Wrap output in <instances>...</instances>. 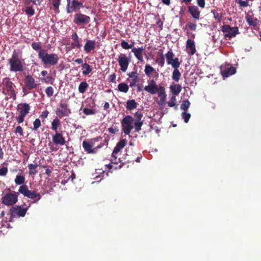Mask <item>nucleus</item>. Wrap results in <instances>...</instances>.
<instances>
[{
    "label": "nucleus",
    "mask_w": 261,
    "mask_h": 261,
    "mask_svg": "<svg viewBox=\"0 0 261 261\" xmlns=\"http://www.w3.org/2000/svg\"><path fill=\"white\" fill-rule=\"evenodd\" d=\"M23 61L22 51L19 53L14 50L11 58L8 60L10 71L15 72L22 71L24 69Z\"/></svg>",
    "instance_id": "obj_1"
},
{
    "label": "nucleus",
    "mask_w": 261,
    "mask_h": 261,
    "mask_svg": "<svg viewBox=\"0 0 261 261\" xmlns=\"http://www.w3.org/2000/svg\"><path fill=\"white\" fill-rule=\"evenodd\" d=\"M38 56L44 65L54 66L58 63L59 60L57 54H48L46 50H41L38 54Z\"/></svg>",
    "instance_id": "obj_2"
},
{
    "label": "nucleus",
    "mask_w": 261,
    "mask_h": 261,
    "mask_svg": "<svg viewBox=\"0 0 261 261\" xmlns=\"http://www.w3.org/2000/svg\"><path fill=\"white\" fill-rule=\"evenodd\" d=\"M18 192L24 197L30 199H33L36 198L34 200V203H37L41 198L40 193H37L34 191L30 190L26 185L20 186L18 189Z\"/></svg>",
    "instance_id": "obj_3"
},
{
    "label": "nucleus",
    "mask_w": 261,
    "mask_h": 261,
    "mask_svg": "<svg viewBox=\"0 0 261 261\" xmlns=\"http://www.w3.org/2000/svg\"><path fill=\"white\" fill-rule=\"evenodd\" d=\"M18 192L9 193L6 194L2 198V203L7 206H12L18 201Z\"/></svg>",
    "instance_id": "obj_4"
},
{
    "label": "nucleus",
    "mask_w": 261,
    "mask_h": 261,
    "mask_svg": "<svg viewBox=\"0 0 261 261\" xmlns=\"http://www.w3.org/2000/svg\"><path fill=\"white\" fill-rule=\"evenodd\" d=\"M134 119L132 116H126L121 121L122 130L125 135H129L133 128Z\"/></svg>",
    "instance_id": "obj_5"
},
{
    "label": "nucleus",
    "mask_w": 261,
    "mask_h": 261,
    "mask_svg": "<svg viewBox=\"0 0 261 261\" xmlns=\"http://www.w3.org/2000/svg\"><path fill=\"white\" fill-rule=\"evenodd\" d=\"M27 210V208H21L20 206H12L9 212L10 215L9 221L12 222L13 219L16 217H24Z\"/></svg>",
    "instance_id": "obj_6"
},
{
    "label": "nucleus",
    "mask_w": 261,
    "mask_h": 261,
    "mask_svg": "<svg viewBox=\"0 0 261 261\" xmlns=\"http://www.w3.org/2000/svg\"><path fill=\"white\" fill-rule=\"evenodd\" d=\"M55 113L57 116L59 118H62L65 116H68L71 113V111L69 108L67 103L62 101L60 103L59 107L56 109Z\"/></svg>",
    "instance_id": "obj_7"
},
{
    "label": "nucleus",
    "mask_w": 261,
    "mask_h": 261,
    "mask_svg": "<svg viewBox=\"0 0 261 261\" xmlns=\"http://www.w3.org/2000/svg\"><path fill=\"white\" fill-rule=\"evenodd\" d=\"M221 31L224 33L225 37L229 39L236 37L239 33L238 27H231L228 24L222 25Z\"/></svg>",
    "instance_id": "obj_8"
},
{
    "label": "nucleus",
    "mask_w": 261,
    "mask_h": 261,
    "mask_svg": "<svg viewBox=\"0 0 261 261\" xmlns=\"http://www.w3.org/2000/svg\"><path fill=\"white\" fill-rule=\"evenodd\" d=\"M24 85L25 87L22 88V91L25 94L28 93V92H25L26 89L31 90L36 88L38 86L35 79L31 75H27L25 76Z\"/></svg>",
    "instance_id": "obj_9"
},
{
    "label": "nucleus",
    "mask_w": 261,
    "mask_h": 261,
    "mask_svg": "<svg viewBox=\"0 0 261 261\" xmlns=\"http://www.w3.org/2000/svg\"><path fill=\"white\" fill-rule=\"evenodd\" d=\"M127 140L124 139H121L118 142L116 146L114 147V150L113 151V152L112 153V157L113 158L112 159H111L112 163L114 164H117V162H116L117 160V154L120 151L121 149H122L124 147V146L127 144Z\"/></svg>",
    "instance_id": "obj_10"
},
{
    "label": "nucleus",
    "mask_w": 261,
    "mask_h": 261,
    "mask_svg": "<svg viewBox=\"0 0 261 261\" xmlns=\"http://www.w3.org/2000/svg\"><path fill=\"white\" fill-rule=\"evenodd\" d=\"M91 21L89 16L81 13H77L74 16L73 22L77 25L87 24Z\"/></svg>",
    "instance_id": "obj_11"
},
{
    "label": "nucleus",
    "mask_w": 261,
    "mask_h": 261,
    "mask_svg": "<svg viewBox=\"0 0 261 261\" xmlns=\"http://www.w3.org/2000/svg\"><path fill=\"white\" fill-rule=\"evenodd\" d=\"M117 61L120 67L121 70L123 72H125L130 62V58L127 57L125 54H120L118 56Z\"/></svg>",
    "instance_id": "obj_12"
},
{
    "label": "nucleus",
    "mask_w": 261,
    "mask_h": 261,
    "mask_svg": "<svg viewBox=\"0 0 261 261\" xmlns=\"http://www.w3.org/2000/svg\"><path fill=\"white\" fill-rule=\"evenodd\" d=\"M188 12L195 21L200 19L201 12L197 6L195 5L188 6Z\"/></svg>",
    "instance_id": "obj_13"
},
{
    "label": "nucleus",
    "mask_w": 261,
    "mask_h": 261,
    "mask_svg": "<svg viewBox=\"0 0 261 261\" xmlns=\"http://www.w3.org/2000/svg\"><path fill=\"white\" fill-rule=\"evenodd\" d=\"M167 63L168 65H171L172 67L180 64L178 58H174L175 55L171 50L168 51L165 55Z\"/></svg>",
    "instance_id": "obj_14"
},
{
    "label": "nucleus",
    "mask_w": 261,
    "mask_h": 261,
    "mask_svg": "<svg viewBox=\"0 0 261 261\" xmlns=\"http://www.w3.org/2000/svg\"><path fill=\"white\" fill-rule=\"evenodd\" d=\"M70 5L69 7L66 8V12L68 14L72 12H76L84 7L82 2L76 0H72V2Z\"/></svg>",
    "instance_id": "obj_15"
},
{
    "label": "nucleus",
    "mask_w": 261,
    "mask_h": 261,
    "mask_svg": "<svg viewBox=\"0 0 261 261\" xmlns=\"http://www.w3.org/2000/svg\"><path fill=\"white\" fill-rule=\"evenodd\" d=\"M144 89L151 94H156L159 90V88L154 80H151L148 85L144 87Z\"/></svg>",
    "instance_id": "obj_16"
},
{
    "label": "nucleus",
    "mask_w": 261,
    "mask_h": 261,
    "mask_svg": "<svg viewBox=\"0 0 261 261\" xmlns=\"http://www.w3.org/2000/svg\"><path fill=\"white\" fill-rule=\"evenodd\" d=\"M53 142L56 145H64L65 144V139L62 133L56 132L53 136Z\"/></svg>",
    "instance_id": "obj_17"
},
{
    "label": "nucleus",
    "mask_w": 261,
    "mask_h": 261,
    "mask_svg": "<svg viewBox=\"0 0 261 261\" xmlns=\"http://www.w3.org/2000/svg\"><path fill=\"white\" fill-rule=\"evenodd\" d=\"M96 48V42L93 40H87L84 46V50L87 53H90Z\"/></svg>",
    "instance_id": "obj_18"
},
{
    "label": "nucleus",
    "mask_w": 261,
    "mask_h": 261,
    "mask_svg": "<svg viewBox=\"0 0 261 261\" xmlns=\"http://www.w3.org/2000/svg\"><path fill=\"white\" fill-rule=\"evenodd\" d=\"M187 53L190 55H193L196 52L195 44L194 40L189 39L186 42Z\"/></svg>",
    "instance_id": "obj_19"
},
{
    "label": "nucleus",
    "mask_w": 261,
    "mask_h": 261,
    "mask_svg": "<svg viewBox=\"0 0 261 261\" xmlns=\"http://www.w3.org/2000/svg\"><path fill=\"white\" fill-rule=\"evenodd\" d=\"M144 51V48L143 46L136 48L133 47L132 52L134 53L135 57L140 62L143 61V53Z\"/></svg>",
    "instance_id": "obj_20"
},
{
    "label": "nucleus",
    "mask_w": 261,
    "mask_h": 261,
    "mask_svg": "<svg viewBox=\"0 0 261 261\" xmlns=\"http://www.w3.org/2000/svg\"><path fill=\"white\" fill-rule=\"evenodd\" d=\"M17 110L19 111L20 115L26 116L30 110V106L27 103H20L17 106Z\"/></svg>",
    "instance_id": "obj_21"
},
{
    "label": "nucleus",
    "mask_w": 261,
    "mask_h": 261,
    "mask_svg": "<svg viewBox=\"0 0 261 261\" xmlns=\"http://www.w3.org/2000/svg\"><path fill=\"white\" fill-rule=\"evenodd\" d=\"M180 65V64H178V65L172 67L174 69L172 72V78L173 80L176 82H178L181 76V74L178 70V68L179 67Z\"/></svg>",
    "instance_id": "obj_22"
},
{
    "label": "nucleus",
    "mask_w": 261,
    "mask_h": 261,
    "mask_svg": "<svg viewBox=\"0 0 261 261\" xmlns=\"http://www.w3.org/2000/svg\"><path fill=\"white\" fill-rule=\"evenodd\" d=\"M5 85L7 91L10 92V95L13 96L14 99L15 98L16 93L15 91L13 88V83L10 81L9 80H8L5 82Z\"/></svg>",
    "instance_id": "obj_23"
},
{
    "label": "nucleus",
    "mask_w": 261,
    "mask_h": 261,
    "mask_svg": "<svg viewBox=\"0 0 261 261\" xmlns=\"http://www.w3.org/2000/svg\"><path fill=\"white\" fill-rule=\"evenodd\" d=\"M245 20L249 26L256 27L258 24V20L256 18H253L252 16L247 14Z\"/></svg>",
    "instance_id": "obj_24"
},
{
    "label": "nucleus",
    "mask_w": 261,
    "mask_h": 261,
    "mask_svg": "<svg viewBox=\"0 0 261 261\" xmlns=\"http://www.w3.org/2000/svg\"><path fill=\"white\" fill-rule=\"evenodd\" d=\"M82 145L85 151L87 153H95L96 152L95 149L92 148V145L87 141L84 140Z\"/></svg>",
    "instance_id": "obj_25"
},
{
    "label": "nucleus",
    "mask_w": 261,
    "mask_h": 261,
    "mask_svg": "<svg viewBox=\"0 0 261 261\" xmlns=\"http://www.w3.org/2000/svg\"><path fill=\"white\" fill-rule=\"evenodd\" d=\"M172 94L174 96L178 95L182 90V87L179 84H174L169 87Z\"/></svg>",
    "instance_id": "obj_26"
},
{
    "label": "nucleus",
    "mask_w": 261,
    "mask_h": 261,
    "mask_svg": "<svg viewBox=\"0 0 261 261\" xmlns=\"http://www.w3.org/2000/svg\"><path fill=\"white\" fill-rule=\"evenodd\" d=\"M221 73L223 77H228L236 73V68L231 66L224 69Z\"/></svg>",
    "instance_id": "obj_27"
},
{
    "label": "nucleus",
    "mask_w": 261,
    "mask_h": 261,
    "mask_svg": "<svg viewBox=\"0 0 261 261\" xmlns=\"http://www.w3.org/2000/svg\"><path fill=\"white\" fill-rule=\"evenodd\" d=\"M61 124L60 120L58 118L56 117L55 118L51 123V128L55 133L58 132V128Z\"/></svg>",
    "instance_id": "obj_28"
},
{
    "label": "nucleus",
    "mask_w": 261,
    "mask_h": 261,
    "mask_svg": "<svg viewBox=\"0 0 261 261\" xmlns=\"http://www.w3.org/2000/svg\"><path fill=\"white\" fill-rule=\"evenodd\" d=\"M144 72L148 77H150L153 72H155L157 75H158V73L155 71V70L149 64H146L145 65Z\"/></svg>",
    "instance_id": "obj_29"
},
{
    "label": "nucleus",
    "mask_w": 261,
    "mask_h": 261,
    "mask_svg": "<svg viewBox=\"0 0 261 261\" xmlns=\"http://www.w3.org/2000/svg\"><path fill=\"white\" fill-rule=\"evenodd\" d=\"M138 103L135 99L128 100L126 102V108L128 110H132L137 108Z\"/></svg>",
    "instance_id": "obj_30"
},
{
    "label": "nucleus",
    "mask_w": 261,
    "mask_h": 261,
    "mask_svg": "<svg viewBox=\"0 0 261 261\" xmlns=\"http://www.w3.org/2000/svg\"><path fill=\"white\" fill-rule=\"evenodd\" d=\"M25 177L22 175H17L14 179V182L16 185L22 186L25 182Z\"/></svg>",
    "instance_id": "obj_31"
},
{
    "label": "nucleus",
    "mask_w": 261,
    "mask_h": 261,
    "mask_svg": "<svg viewBox=\"0 0 261 261\" xmlns=\"http://www.w3.org/2000/svg\"><path fill=\"white\" fill-rule=\"evenodd\" d=\"M83 69L85 70L83 71V74L86 75L89 74L92 70V67L87 63H85L82 65Z\"/></svg>",
    "instance_id": "obj_32"
},
{
    "label": "nucleus",
    "mask_w": 261,
    "mask_h": 261,
    "mask_svg": "<svg viewBox=\"0 0 261 261\" xmlns=\"http://www.w3.org/2000/svg\"><path fill=\"white\" fill-rule=\"evenodd\" d=\"M88 87L89 85L86 82L84 81L81 82L78 88L79 92L82 94L84 93Z\"/></svg>",
    "instance_id": "obj_33"
},
{
    "label": "nucleus",
    "mask_w": 261,
    "mask_h": 261,
    "mask_svg": "<svg viewBox=\"0 0 261 261\" xmlns=\"http://www.w3.org/2000/svg\"><path fill=\"white\" fill-rule=\"evenodd\" d=\"M38 166V165L37 164H29L28 166L29 169V174L31 175H35L37 173L36 169L37 168Z\"/></svg>",
    "instance_id": "obj_34"
},
{
    "label": "nucleus",
    "mask_w": 261,
    "mask_h": 261,
    "mask_svg": "<svg viewBox=\"0 0 261 261\" xmlns=\"http://www.w3.org/2000/svg\"><path fill=\"white\" fill-rule=\"evenodd\" d=\"M118 88L119 91L124 93H127L129 89L128 86L124 83L119 84L118 86Z\"/></svg>",
    "instance_id": "obj_35"
},
{
    "label": "nucleus",
    "mask_w": 261,
    "mask_h": 261,
    "mask_svg": "<svg viewBox=\"0 0 261 261\" xmlns=\"http://www.w3.org/2000/svg\"><path fill=\"white\" fill-rule=\"evenodd\" d=\"M31 46L34 50L37 51L38 54L41 50H45L42 49L40 42H33L31 44Z\"/></svg>",
    "instance_id": "obj_36"
},
{
    "label": "nucleus",
    "mask_w": 261,
    "mask_h": 261,
    "mask_svg": "<svg viewBox=\"0 0 261 261\" xmlns=\"http://www.w3.org/2000/svg\"><path fill=\"white\" fill-rule=\"evenodd\" d=\"M190 106V102L188 100H184L182 101V103L180 105V109L184 110V112H186Z\"/></svg>",
    "instance_id": "obj_37"
},
{
    "label": "nucleus",
    "mask_w": 261,
    "mask_h": 261,
    "mask_svg": "<svg viewBox=\"0 0 261 261\" xmlns=\"http://www.w3.org/2000/svg\"><path fill=\"white\" fill-rule=\"evenodd\" d=\"M24 12L26 14L29 15V16H32L35 14V10L33 8V6H26Z\"/></svg>",
    "instance_id": "obj_38"
},
{
    "label": "nucleus",
    "mask_w": 261,
    "mask_h": 261,
    "mask_svg": "<svg viewBox=\"0 0 261 261\" xmlns=\"http://www.w3.org/2000/svg\"><path fill=\"white\" fill-rule=\"evenodd\" d=\"M142 111L140 109H139L135 114V117L136 119V121H143V120H142V118L143 117V113Z\"/></svg>",
    "instance_id": "obj_39"
},
{
    "label": "nucleus",
    "mask_w": 261,
    "mask_h": 261,
    "mask_svg": "<svg viewBox=\"0 0 261 261\" xmlns=\"http://www.w3.org/2000/svg\"><path fill=\"white\" fill-rule=\"evenodd\" d=\"M52 6L55 11H59V7L61 5V0H51Z\"/></svg>",
    "instance_id": "obj_40"
},
{
    "label": "nucleus",
    "mask_w": 261,
    "mask_h": 261,
    "mask_svg": "<svg viewBox=\"0 0 261 261\" xmlns=\"http://www.w3.org/2000/svg\"><path fill=\"white\" fill-rule=\"evenodd\" d=\"M155 61L161 67H163L165 64V58L164 55L161 54L159 57L156 58Z\"/></svg>",
    "instance_id": "obj_41"
},
{
    "label": "nucleus",
    "mask_w": 261,
    "mask_h": 261,
    "mask_svg": "<svg viewBox=\"0 0 261 261\" xmlns=\"http://www.w3.org/2000/svg\"><path fill=\"white\" fill-rule=\"evenodd\" d=\"M197 28V25L195 23H193L191 21L188 22L185 25V29H189L194 31H196Z\"/></svg>",
    "instance_id": "obj_42"
},
{
    "label": "nucleus",
    "mask_w": 261,
    "mask_h": 261,
    "mask_svg": "<svg viewBox=\"0 0 261 261\" xmlns=\"http://www.w3.org/2000/svg\"><path fill=\"white\" fill-rule=\"evenodd\" d=\"M33 127L32 128L33 130H36L41 126V121L39 118L36 119L33 123Z\"/></svg>",
    "instance_id": "obj_43"
},
{
    "label": "nucleus",
    "mask_w": 261,
    "mask_h": 261,
    "mask_svg": "<svg viewBox=\"0 0 261 261\" xmlns=\"http://www.w3.org/2000/svg\"><path fill=\"white\" fill-rule=\"evenodd\" d=\"M143 121H136L134 122V127L135 132H139L141 129V127L143 124Z\"/></svg>",
    "instance_id": "obj_44"
},
{
    "label": "nucleus",
    "mask_w": 261,
    "mask_h": 261,
    "mask_svg": "<svg viewBox=\"0 0 261 261\" xmlns=\"http://www.w3.org/2000/svg\"><path fill=\"white\" fill-rule=\"evenodd\" d=\"M55 81V79L52 76H47L45 78L42 79V81L44 82L46 84H53Z\"/></svg>",
    "instance_id": "obj_45"
},
{
    "label": "nucleus",
    "mask_w": 261,
    "mask_h": 261,
    "mask_svg": "<svg viewBox=\"0 0 261 261\" xmlns=\"http://www.w3.org/2000/svg\"><path fill=\"white\" fill-rule=\"evenodd\" d=\"M176 98L175 96H174V95L172 96L171 97L169 101H168V106L169 107H173L174 106H176V107H177V106L176 105Z\"/></svg>",
    "instance_id": "obj_46"
},
{
    "label": "nucleus",
    "mask_w": 261,
    "mask_h": 261,
    "mask_svg": "<svg viewBox=\"0 0 261 261\" xmlns=\"http://www.w3.org/2000/svg\"><path fill=\"white\" fill-rule=\"evenodd\" d=\"M45 93L47 95V97H51V96L53 95V94H54V89L51 86L47 87L45 89Z\"/></svg>",
    "instance_id": "obj_47"
},
{
    "label": "nucleus",
    "mask_w": 261,
    "mask_h": 261,
    "mask_svg": "<svg viewBox=\"0 0 261 261\" xmlns=\"http://www.w3.org/2000/svg\"><path fill=\"white\" fill-rule=\"evenodd\" d=\"M83 113L86 115H91L95 114V111L94 109H90L87 108H85L83 109Z\"/></svg>",
    "instance_id": "obj_48"
},
{
    "label": "nucleus",
    "mask_w": 261,
    "mask_h": 261,
    "mask_svg": "<svg viewBox=\"0 0 261 261\" xmlns=\"http://www.w3.org/2000/svg\"><path fill=\"white\" fill-rule=\"evenodd\" d=\"M182 118L184 119L185 123H188L191 117V115L189 113H187L186 112H183L181 113Z\"/></svg>",
    "instance_id": "obj_49"
},
{
    "label": "nucleus",
    "mask_w": 261,
    "mask_h": 261,
    "mask_svg": "<svg viewBox=\"0 0 261 261\" xmlns=\"http://www.w3.org/2000/svg\"><path fill=\"white\" fill-rule=\"evenodd\" d=\"M160 89L161 90L158 94L159 96L160 97L161 99H166L167 95L165 91V89L163 87H161Z\"/></svg>",
    "instance_id": "obj_50"
},
{
    "label": "nucleus",
    "mask_w": 261,
    "mask_h": 261,
    "mask_svg": "<svg viewBox=\"0 0 261 261\" xmlns=\"http://www.w3.org/2000/svg\"><path fill=\"white\" fill-rule=\"evenodd\" d=\"M121 46L124 49H129L131 48V45H129V44L125 40H123L121 42Z\"/></svg>",
    "instance_id": "obj_51"
},
{
    "label": "nucleus",
    "mask_w": 261,
    "mask_h": 261,
    "mask_svg": "<svg viewBox=\"0 0 261 261\" xmlns=\"http://www.w3.org/2000/svg\"><path fill=\"white\" fill-rule=\"evenodd\" d=\"M8 172V169L7 167H3L0 169V176H5Z\"/></svg>",
    "instance_id": "obj_52"
},
{
    "label": "nucleus",
    "mask_w": 261,
    "mask_h": 261,
    "mask_svg": "<svg viewBox=\"0 0 261 261\" xmlns=\"http://www.w3.org/2000/svg\"><path fill=\"white\" fill-rule=\"evenodd\" d=\"M14 133L17 134H18L20 136H23V130L21 126L18 125L17 126L14 131Z\"/></svg>",
    "instance_id": "obj_53"
},
{
    "label": "nucleus",
    "mask_w": 261,
    "mask_h": 261,
    "mask_svg": "<svg viewBox=\"0 0 261 261\" xmlns=\"http://www.w3.org/2000/svg\"><path fill=\"white\" fill-rule=\"evenodd\" d=\"M129 77L134 80H138V74L137 72L132 71L128 73Z\"/></svg>",
    "instance_id": "obj_54"
},
{
    "label": "nucleus",
    "mask_w": 261,
    "mask_h": 261,
    "mask_svg": "<svg viewBox=\"0 0 261 261\" xmlns=\"http://www.w3.org/2000/svg\"><path fill=\"white\" fill-rule=\"evenodd\" d=\"M25 117V116L20 114L18 117H16V120L19 124H20L24 121Z\"/></svg>",
    "instance_id": "obj_55"
},
{
    "label": "nucleus",
    "mask_w": 261,
    "mask_h": 261,
    "mask_svg": "<svg viewBox=\"0 0 261 261\" xmlns=\"http://www.w3.org/2000/svg\"><path fill=\"white\" fill-rule=\"evenodd\" d=\"M197 4L200 8L203 9L205 7V0H197Z\"/></svg>",
    "instance_id": "obj_56"
},
{
    "label": "nucleus",
    "mask_w": 261,
    "mask_h": 261,
    "mask_svg": "<svg viewBox=\"0 0 261 261\" xmlns=\"http://www.w3.org/2000/svg\"><path fill=\"white\" fill-rule=\"evenodd\" d=\"M71 45L73 48H77L79 49H80L82 46L80 43V41H79V42H74V43H72Z\"/></svg>",
    "instance_id": "obj_57"
},
{
    "label": "nucleus",
    "mask_w": 261,
    "mask_h": 261,
    "mask_svg": "<svg viewBox=\"0 0 261 261\" xmlns=\"http://www.w3.org/2000/svg\"><path fill=\"white\" fill-rule=\"evenodd\" d=\"M71 39L74 42H79V41H80L78 35L75 32L73 33L72 35H71Z\"/></svg>",
    "instance_id": "obj_58"
},
{
    "label": "nucleus",
    "mask_w": 261,
    "mask_h": 261,
    "mask_svg": "<svg viewBox=\"0 0 261 261\" xmlns=\"http://www.w3.org/2000/svg\"><path fill=\"white\" fill-rule=\"evenodd\" d=\"M48 114L49 112H48V111L45 110L42 113V114L40 115V117L41 118L45 119L47 117Z\"/></svg>",
    "instance_id": "obj_59"
},
{
    "label": "nucleus",
    "mask_w": 261,
    "mask_h": 261,
    "mask_svg": "<svg viewBox=\"0 0 261 261\" xmlns=\"http://www.w3.org/2000/svg\"><path fill=\"white\" fill-rule=\"evenodd\" d=\"M115 80H116V75L115 73H113V74H111L109 76V80L110 82L113 83H115Z\"/></svg>",
    "instance_id": "obj_60"
},
{
    "label": "nucleus",
    "mask_w": 261,
    "mask_h": 261,
    "mask_svg": "<svg viewBox=\"0 0 261 261\" xmlns=\"http://www.w3.org/2000/svg\"><path fill=\"white\" fill-rule=\"evenodd\" d=\"M138 80L133 79L132 81L130 82V83L129 84V86L132 87L135 86L136 85L137 83H138Z\"/></svg>",
    "instance_id": "obj_61"
},
{
    "label": "nucleus",
    "mask_w": 261,
    "mask_h": 261,
    "mask_svg": "<svg viewBox=\"0 0 261 261\" xmlns=\"http://www.w3.org/2000/svg\"><path fill=\"white\" fill-rule=\"evenodd\" d=\"M108 130H109V132L110 133V134H115V133L116 132H118V129H114L113 128V127H110L108 128Z\"/></svg>",
    "instance_id": "obj_62"
},
{
    "label": "nucleus",
    "mask_w": 261,
    "mask_h": 261,
    "mask_svg": "<svg viewBox=\"0 0 261 261\" xmlns=\"http://www.w3.org/2000/svg\"><path fill=\"white\" fill-rule=\"evenodd\" d=\"M214 17L215 19L218 20H220L221 19V16L218 13H214Z\"/></svg>",
    "instance_id": "obj_63"
},
{
    "label": "nucleus",
    "mask_w": 261,
    "mask_h": 261,
    "mask_svg": "<svg viewBox=\"0 0 261 261\" xmlns=\"http://www.w3.org/2000/svg\"><path fill=\"white\" fill-rule=\"evenodd\" d=\"M74 62L79 64H83V60L81 58H78L74 60Z\"/></svg>",
    "instance_id": "obj_64"
}]
</instances>
